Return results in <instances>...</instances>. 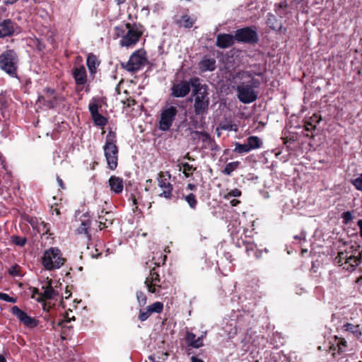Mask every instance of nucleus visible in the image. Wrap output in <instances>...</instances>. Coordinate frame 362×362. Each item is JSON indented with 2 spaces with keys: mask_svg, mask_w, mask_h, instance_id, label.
<instances>
[{
  "mask_svg": "<svg viewBox=\"0 0 362 362\" xmlns=\"http://www.w3.org/2000/svg\"><path fill=\"white\" fill-rule=\"evenodd\" d=\"M191 81H182L181 82L173 86L172 95L175 98H184L190 91Z\"/></svg>",
  "mask_w": 362,
  "mask_h": 362,
  "instance_id": "nucleus-14",
  "label": "nucleus"
},
{
  "mask_svg": "<svg viewBox=\"0 0 362 362\" xmlns=\"http://www.w3.org/2000/svg\"><path fill=\"white\" fill-rule=\"evenodd\" d=\"M75 320V317H73L72 318H68L66 319V320H62V321H59L58 323H57V326H59V327H64L65 325L64 324L65 323H68L69 322H71V320Z\"/></svg>",
  "mask_w": 362,
  "mask_h": 362,
  "instance_id": "nucleus-53",
  "label": "nucleus"
},
{
  "mask_svg": "<svg viewBox=\"0 0 362 362\" xmlns=\"http://www.w3.org/2000/svg\"><path fill=\"white\" fill-rule=\"evenodd\" d=\"M185 201L188 203V204L189 205V206L192 209H195L197 204V201L196 197L194 194H192V193L189 194L188 195H187L185 197Z\"/></svg>",
  "mask_w": 362,
  "mask_h": 362,
  "instance_id": "nucleus-34",
  "label": "nucleus"
},
{
  "mask_svg": "<svg viewBox=\"0 0 362 362\" xmlns=\"http://www.w3.org/2000/svg\"><path fill=\"white\" fill-rule=\"evenodd\" d=\"M152 313H160L163 310V304L161 302H155L148 306Z\"/></svg>",
  "mask_w": 362,
  "mask_h": 362,
  "instance_id": "nucleus-33",
  "label": "nucleus"
},
{
  "mask_svg": "<svg viewBox=\"0 0 362 362\" xmlns=\"http://www.w3.org/2000/svg\"><path fill=\"white\" fill-rule=\"evenodd\" d=\"M145 284L146 286V287L148 288V290L149 292L152 293H155L156 292V290L154 286H157L156 284H151L149 283V278H146V281H145Z\"/></svg>",
  "mask_w": 362,
  "mask_h": 362,
  "instance_id": "nucleus-43",
  "label": "nucleus"
},
{
  "mask_svg": "<svg viewBox=\"0 0 362 362\" xmlns=\"http://www.w3.org/2000/svg\"><path fill=\"white\" fill-rule=\"evenodd\" d=\"M247 144L250 151H252L259 148L262 146V142L258 136H251L247 138Z\"/></svg>",
  "mask_w": 362,
  "mask_h": 362,
  "instance_id": "nucleus-25",
  "label": "nucleus"
},
{
  "mask_svg": "<svg viewBox=\"0 0 362 362\" xmlns=\"http://www.w3.org/2000/svg\"><path fill=\"white\" fill-rule=\"evenodd\" d=\"M342 218H344L345 223H348L352 219V214L349 211H346L343 213Z\"/></svg>",
  "mask_w": 362,
  "mask_h": 362,
  "instance_id": "nucleus-48",
  "label": "nucleus"
},
{
  "mask_svg": "<svg viewBox=\"0 0 362 362\" xmlns=\"http://www.w3.org/2000/svg\"><path fill=\"white\" fill-rule=\"evenodd\" d=\"M304 129L306 132H310L315 129V126L313 125L310 122H306L305 124Z\"/></svg>",
  "mask_w": 362,
  "mask_h": 362,
  "instance_id": "nucleus-50",
  "label": "nucleus"
},
{
  "mask_svg": "<svg viewBox=\"0 0 362 362\" xmlns=\"http://www.w3.org/2000/svg\"><path fill=\"white\" fill-rule=\"evenodd\" d=\"M57 181L59 185L60 186V187L64 189V186L63 181L59 176L57 177Z\"/></svg>",
  "mask_w": 362,
  "mask_h": 362,
  "instance_id": "nucleus-54",
  "label": "nucleus"
},
{
  "mask_svg": "<svg viewBox=\"0 0 362 362\" xmlns=\"http://www.w3.org/2000/svg\"><path fill=\"white\" fill-rule=\"evenodd\" d=\"M234 151L238 153H248L250 151V149L247 143L245 144H240L235 143Z\"/></svg>",
  "mask_w": 362,
  "mask_h": 362,
  "instance_id": "nucleus-32",
  "label": "nucleus"
},
{
  "mask_svg": "<svg viewBox=\"0 0 362 362\" xmlns=\"http://www.w3.org/2000/svg\"><path fill=\"white\" fill-rule=\"evenodd\" d=\"M14 33L13 23L9 19L0 21V37L10 36Z\"/></svg>",
  "mask_w": 362,
  "mask_h": 362,
  "instance_id": "nucleus-19",
  "label": "nucleus"
},
{
  "mask_svg": "<svg viewBox=\"0 0 362 362\" xmlns=\"http://www.w3.org/2000/svg\"><path fill=\"white\" fill-rule=\"evenodd\" d=\"M47 108H53L64 100V97L58 95L53 89L47 88L44 90V94L38 98Z\"/></svg>",
  "mask_w": 362,
  "mask_h": 362,
  "instance_id": "nucleus-10",
  "label": "nucleus"
},
{
  "mask_svg": "<svg viewBox=\"0 0 362 362\" xmlns=\"http://www.w3.org/2000/svg\"><path fill=\"white\" fill-rule=\"evenodd\" d=\"M343 329L346 332L352 333L357 337H359L361 335V332L360 331L358 325H354L351 323H346L343 326Z\"/></svg>",
  "mask_w": 362,
  "mask_h": 362,
  "instance_id": "nucleus-29",
  "label": "nucleus"
},
{
  "mask_svg": "<svg viewBox=\"0 0 362 362\" xmlns=\"http://www.w3.org/2000/svg\"><path fill=\"white\" fill-rule=\"evenodd\" d=\"M305 237H301V235H296L294 236V238L296 240H301L302 238H304Z\"/></svg>",
  "mask_w": 362,
  "mask_h": 362,
  "instance_id": "nucleus-62",
  "label": "nucleus"
},
{
  "mask_svg": "<svg viewBox=\"0 0 362 362\" xmlns=\"http://www.w3.org/2000/svg\"><path fill=\"white\" fill-rule=\"evenodd\" d=\"M0 299L3 300L4 301H6V302H10V303L16 302L15 298L10 297L8 294L4 293H0Z\"/></svg>",
  "mask_w": 362,
  "mask_h": 362,
  "instance_id": "nucleus-44",
  "label": "nucleus"
},
{
  "mask_svg": "<svg viewBox=\"0 0 362 362\" xmlns=\"http://www.w3.org/2000/svg\"><path fill=\"white\" fill-rule=\"evenodd\" d=\"M114 219L115 218L112 212L102 210L98 214L99 227L100 230L111 226Z\"/></svg>",
  "mask_w": 362,
  "mask_h": 362,
  "instance_id": "nucleus-17",
  "label": "nucleus"
},
{
  "mask_svg": "<svg viewBox=\"0 0 362 362\" xmlns=\"http://www.w3.org/2000/svg\"><path fill=\"white\" fill-rule=\"evenodd\" d=\"M191 86L194 112L197 115H203L207 112L210 102L207 86L201 84L197 77L191 78Z\"/></svg>",
  "mask_w": 362,
  "mask_h": 362,
  "instance_id": "nucleus-2",
  "label": "nucleus"
},
{
  "mask_svg": "<svg viewBox=\"0 0 362 362\" xmlns=\"http://www.w3.org/2000/svg\"><path fill=\"white\" fill-rule=\"evenodd\" d=\"M19 269H20V267L18 265H14L10 268L9 274L12 276H18L19 275Z\"/></svg>",
  "mask_w": 362,
  "mask_h": 362,
  "instance_id": "nucleus-45",
  "label": "nucleus"
},
{
  "mask_svg": "<svg viewBox=\"0 0 362 362\" xmlns=\"http://www.w3.org/2000/svg\"><path fill=\"white\" fill-rule=\"evenodd\" d=\"M240 165V162L235 161L230 162L226 164L225 168L223 170V173L227 175H230L232 172L238 168Z\"/></svg>",
  "mask_w": 362,
  "mask_h": 362,
  "instance_id": "nucleus-30",
  "label": "nucleus"
},
{
  "mask_svg": "<svg viewBox=\"0 0 362 362\" xmlns=\"http://www.w3.org/2000/svg\"><path fill=\"white\" fill-rule=\"evenodd\" d=\"M60 250L57 247H50L45 251L42 263L47 270H54L60 268L65 263Z\"/></svg>",
  "mask_w": 362,
  "mask_h": 362,
  "instance_id": "nucleus-4",
  "label": "nucleus"
},
{
  "mask_svg": "<svg viewBox=\"0 0 362 362\" xmlns=\"http://www.w3.org/2000/svg\"><path fill=\"white\" fill-rule=\"evenodd\" d=\"M88 225H89L88 223L83 222L81 223V226L78 228L79 232L80 233L84 232L86 233Z\"/></svg>",
  "mask_w": 362,
  "mask_h": 362,
  "instance_id": "nucleus-51",
  "label": "nucleus"
},
{
  "mask_svg": "<svg viewBox=\"0 0 362 362\" xmlns=\"http://www.w3.org/2000/svg\"><path fill=\"white\" fill-rule=\"evenodd\" d=\"M356 256H357V258L358 259V260H360V262L361 263L362 262V250L361 251L357 250Z\"/></svg>",
  "mask_w": 362,
  "mask_h": 362,
  "instance_id": "nucleus-56",
  "label": "nucleus"
},
{
  "mask_svg": "<svg viewBox=\"0 0 362 362\" xmlns=\"http://www.w3.org/2000/svg\"><path fill=\"white\" fill-rule=\"evenodd\" d=\"M177 113V107L170 106L164 108L160 113L159 127L162 131H168L173 124Z\"/></svg>",
  "mask_w": 362,
  "mask_h": 362,
  "instance_id": "nucleus-8",
  "label": "nucleus"
},
{
  "mask_svg": "<svg viewBox=\"0 0 362 362\" xmlns=\"http://www.w3.org/2000/svg\"><path fill=\"white\" fill-rule=\"evenodd\" d=\"M115 35L121 37L120 45L130 47L136 45L142 35V31L136 24L125 23L115 28Z\"/></svg>",
  "mask_w": 362,
  "mask_h": 362,
  "instance_id": "nucleus-3",
  "label": "nucleus"
},
{
  "mask_svg": "<svg viewBox=\"0 0 362 362\" xmlns=\"http://www.w3.org/2000/svg\"><path fill=\"white\" fill-rule=\"evenodd\" d=\"M88 107H89V110H90V112L91 114L92 117L99 113V112H98L99 107L97 103H90Z\"/></svg>",
  "mask_w": 362,
  "mask_h": 362,
  "instance_id": "nucleus-41",
  "label": "nucleus"
},
{
  "mask_svg": "<svg viewBox=\"0 0 362 362\" xmlns=\"http://www.w3.org/2000/svg\"><path fill=\"white\" fill-rule=\"evenodd\" d=\"M286 7L287 4L286 3V1H283L279 3V4H276V12L279 16L282 17L283 16L285 15L284 9L286 8Z\"/></svg>",
  "mask_w": 362,
  "mask_h": 362,
  "instance_id": "nucleus-36",
  "label": "nucleus"
},
{
  "mask_svg": "<svg viewBox=\"0 0 362 362\" xmlns=\"http://www.w3.org/2000/svg\"><path fill=\"white\" fill-rule=\"evenodd\" d=\"M145 61L146 57L144 56V52L137 50L130 56L127 63H122V66L127 71L134 72L140 69L144 64Z\"/></svg>",
  "mask_w": 362,
  "mask_h": 362,
  "instance_id": "nucleus-7",
  "label": "nucleus"
},
{
  "mask_svg": "<svg viewBox=\"0 0 362 362\" xmlns=\"http://www.w3.org/2000/svg\"><path fill=\"white\" fill-rule=\"evenodd\" d=\"M136 298L139 306L142 307L146 305L147 299L146 295L142 291L136 292Z\"/></svg>",
  "mask_w": 362,
  "mask_h": 362,
  "instance_id": "nucleus-38",
  "label": "nucleus"
},
{
  "mask_svg": "<svg viewBox=\"0 0 362 362\" xmlns=\"http://www.w3.org/2000/svg\"><path fill=\"white\" fill-rule=\"evenodd\" d=\"M235 40L238 42L255 43L258 41V35L255 29L246 27L238 29L235 33Z\"/></svg>",
  "mask_w": 362,
  "mask_h": 362,
  "instance_id": "nucleus-11",
  "label": "nucleus"
},
{
  "mask_svg": "<svg viewBox=\"0 0 362 362\" xmlns=\"http://www.w3.org/2000/svg\"><path fill=\"white\" fill-rule=\"evenodd\" d=\"M317 118H318V117H317V115H313V117H311V118H310V119H311L313 121H314V119H317Z\"/></svg>",
  "mask_w": 362,
  "mask_h": 362,
  "instance_id": "nucleus-64",
  "label": "nucleus"
},
{
  "mask_svg": "<svg viewBox=\"0 0 362 362\" xmlns=\"http://www.w3.org/2000/svg\"><path fill=\"white\" fill-rule=\"evenodd\" d=\"M194 134L196 135H199L203 141H206L210 139L209 135L207 133L205 132H199L198 131L194 132Z\"/></svg>",
  "mask_w": 362,
  "mask_h": 362,
  "instance_id": "nucleus-47",
  "label": "nucleus"
},
{
  "mask_svg": "<svg viewBox=\"0 0 362 362\" xmlns=\"http://www.w3.org/2000/svg\"><path fill=\"white\" fill-rule=\"evenodd\" d=\"M241 195V192L238 189H234L229 192L226 196L225 198L229 199L230 197H240Z\"/></svg>",
  "mask_w": 362,
  "mask_h": 362,
  "instance_id": "nucleus-42",
  "label": "nucleus"
},
{
  "mask_svg": "<svg viewBox=\"0 0 362 362\" xmlns=\"http://www.w3.org/2000/svg\"><path fill=\"white\" fill-rule=\"evenodd\" d=\"M42 288H45V291L37 299L39 302L43 301L46 299H52L58 294L57 292L52 288L51 281H48V284L46 287L43 286Z\"/></svg>",
  "mask_w": 362,
  "mask_h": 362,
  "instance_id": "nucleus-21",
  "label": "nucleus"
},
{
  "mask_svg": "<svg viewBox=\"0 0 362 362\" xmlns=\"http://www.w3.org/2000/svg\"><path fill=\"white\" fill-rule=\"evenodd\" d=\"M235 36L230 34H218L216 37V45L217 47L226 49L234 44Z\"/></svg>",
  "mask_w": 362,
  "mask_h": 362,
  "instance_id": "nucleus-16",
  "label": "nucleus"
},
{
  "mask_svg": "<svg viewBox=\"0 0 362 362\" xmlns=\"http://www.w3.org/2000/svg\"><path fill=\"white\" fill-rule=\"evenodd\" d=\"M86 64L90 73L95 71L96 66L98 64L97 58L95 55L90 54L88 56Z\"/></svg>",
  "mask_w": 362,
  "mask_h": 362,
  "instance_id": "nucleus-28",
  "label": "nucleus"
},
{
  "mask_svg": "<svg viewBox=\"0 0 362 362\" xmlns=\"http://www.w3.org/2000/svg\"><path fill=\"white\" fill-rule=\"evenodd\" d=\"M195 22V18L189 16L187 15L182 16L178 21V23L180 26L185 28H191Z\"/></svg>",
  "mask_w": 362,
  "mask_h": 362,
  "instance_id": "nucleus-27",
  "label": "nucleus"
},
{
  "mask_svg": "<svg viewBox=\"0 0 362 362\" xmlns=\"http://www.w3.org/2000/svg\"><path fill=\"white\" fill-rule=\"evenodd\" d=\"M357 225L360 228V235L362 238V219L358 221Z\"/></svg>",
  "mask_w": 362,
  "mask_h": 362,
  "instance_id": "nucleus-55",
  "label": "nucleus"
},
{
  "mask_svg": "<svg viewBox=\"0 0 362 362\" xmlns=\"http://www.w3.org/2000/svg\"><path fill=\"white\" fill-rule=\"evenodd\" d=\"M260 74V73L252 74L250 71H242L238 74L241 79H249L248 83L241 82L235 88L237 98L241 103L249 104L257 100V93L255 88L259 87L260 82L254 78V75L259 76Z\"/></svg>",
  "mask_w": 362,
  "mask_h": 362,
  "instance_id": "nucleus-1",
  "label": "nucleus"
},
{
  "mask_svg": "<svg viewBox=\"0 0 362 362\" xmlns=\"http://www.w3.org/2000/svg\"><path fill=\"white\" fill-rule=\"evenodd\" d=\"M13 238V242L17 245L23 246L26 243L25 238H22L19 237H14Z\"/></svg>",
  "mask_w": 362,
  "mask_h": 362,
  "instance_id": "nucleus-46",
  "label": "nucleus"
},
{
  "mask_svg": "<svg viewBox=\"0 0 362 362\" xmlns=\"http://www.w3.org/2000/svg\"><path fill=\"white\" fill-rule=\"evenodd\" d=\"M357 247H359V246L352 245L350 247L349 259L347 260L346 265L344 267V269L349 271H354L356 267L361 264L360 260H358L356 256Z\"/></svg>",
  "mask_w": 362,
  "mask_h": 362,
  "instance_id": "nucleus-15",
  "label": "nucleus"
},
{
  "mask_svg": "<svg viewBox=\"0 0 362 362\" xmlns=\"http://www.w3.org/2000/svg\"><path fill=\"white\" fill-rule=\"evenodd\" d=\"M151 314H152V313L151 312L150 309L147 307L146 310H140L139 319L141 322H144V321L146 320L150 317V315Z\"/></svg>",
  "mask_w": 362,
  "mask_h": 362,
  "instance_id": "nucleus-37",
  "label": "nucleus"
},
{
  "mask_svg": "<svg viewBox=\"0 0 362 362\" xmlns=\"http://www.w3.org/2000/svg\"><path fill=\"white\" fill-rule=\"evenodd\" d=\"M148 278H149V283L151 284H153V282L156 284L157 282L160 281L159 274L155 272L154 269L151 270L150 275Z\"/></svg>",
  "mask_w": 362,
  "mask_h": 362,
  "instance_id": "nucleus-40",
  "label": "nucleus"
},
{
  "mask_svg": "<svg viewBox=\"0 0 362 362\" xmlns=\"http://www.w3.org/2000/svg\"><path fill=\"white\" fill-rule=\"evenodd\" d=\"M179 170H181V168H183L182 173L186 177H189L192 175L193 172L196 170V168L193 167L192 165H189L188 163H182L178 164Z\"/></svg>",
  "mask_w": 362,
  "mask_h": 362,
  "instance_id": "nucleus-26",
  "label": "nucleus"
},
{
  "mask_svg": "<svg viewBox=\"0 0 362 362\" xmlns=\"http://www.w3.org/2000/svg\"><path fill=\"white\" fill-rule=\"evenodd\" d=\"M350 254V248L344 251L338 252L337 256L335 257V262L339 266H345L347 260L349 259V255Z\"/></svg>",
  "mask_w": 362,
  "mask_h": 362,
  "instance_id": "nucleus-24",
  "label": "nucleus"
},
{
  "mask_svg": "<svg viewBox=\"0 0 362 362\" xmlns=\"http://www.w3.org/2000/svg\"><path fill=\"white\" fill-rule=\"evenodd\" d=\"M124 104L127 107H131L136 104V100L133 98H127L125 101H124Z\"/></svg>",
  "mask_w": 362,
  "mask_h": 362,
  "instance_id": "nucleus-52",
  "label": "nucleus"
},
{
  "mask_svg": "<svg viewBox=\"0 0 362 362\" xmlns=\"http://www.w3.org/2000/svg\"><path fill=\"white\" fill-rule=\"evenodd\" d=\"M204 335H202L201 337H199L196 338V335L192 332H187L186 334V341L188 344L189 346L193 347V348H199L202 347L203 344V337Z\"/></svg>",
  "mask_w": 362,
  "mask_h": 362,
  "instance_id": "nucleus-20",
  "label": "nucleus"
},
{
  "mask_svg": "<svg viewBox=\"0 0 362 362\" xmlns=\"http://www.w3.org/2000/svg\"><path fill=\"white\" fill-rule=\"evenodd\" d=\"M18 57L13 49L4 52L0 55V68L13 78L17 77Z\"/></svg>",
  "mask_w": 362,
  "mask_h": 362,
  "instance_id": "nucleus-6",
  "label": "nucleus"
},
{
  "mask_svg": "<svg viewBox=\"0 0 362 362\" xmlns=\"http://www.w3.org/2000/svg\"><path fill=\"white\" fill-rule=\"evenodd\" d=\"M0 362H6L5 357L1 354H0Z\"/></svg>",
  "mask_w": 362,
  "mask_h": 362,
  "instance_id": "nucleus-60",
  "label": "nucleus"
},
{
  "mask_svg": "<svg viewBox=\"0 0 362 362\" xmlns=\"http://www.w3.org/2000/svg\"><path fill=\"white\" fill-rule=\"evenodd\" d=\"M337 345L340 351H343V348L346 346V341L344 339H339Z\"/></svg>",
  "mask_w": 362,
  "mask_h": 362,
  "instance_id": "nucleus-49",
  "label": "nucleus"
},
{
  "mask_svg": "<svg viewBox=\"0 0 362 362\" xmlns=\"http://www.w3.org/2000/svg\"><path fill=\"white\" fill-rule=\"evenodd\" d=\"M110 190L115 194H120L123 191V180L119 177L112 175L109 179Z\"/></svg>",
  "mask_w": 362,
  "mask_h": 362,
  "instance_id": "nucleus-18",
  "label": "nucleus"
},
{
  "mask_svg": "<svg viewBox=\"0 0 362 362\" xmlns=\"http://www.w3.org/2000/svg\"><path fill=\"white\" fill-rule=\"evenodd\" d=\"M37 230L39 233H41L42 235L47 234L49 231V228L47 227V225L44 221H40L38 223L36 226Z\"/></svg>",
  "mask_w": 362,
  "mask_h": 362,
  "instance_id": "nucleus-35",
  "label": "nucleus"
},
{
  "mask_svg": "<svg viewBox=\"0 0 362 362\" xmlns=\"http://www.w3.org/2000/svg\"><path fill=\"white\" fill-rule=\"evenodd\" d=\"M267 24L271 29L274 30H279L281 28V23L272 13H268L267 15Z\"/></svg>",
  "mask_w": 362,
  "mask_h": 362,
  "instance_id": "nucleus-23",
  "label": "nucleus"
},
{
  "mask_svg": "<svg viewBox=\"0 0 362 362\" xmlns=\"http://www.w3.org/2000/svg\"><path fill=\"white\" fill-rule=\"evenodd\" d=\"M223 129H227V130H231L232 129V126L231 125L230 127L229 126H224V127H223Z\"/></svg>",
  "mask_w": 362,
  "mask_h": 362,
  "instance_id": "nucleus-61",
  "label": "nucleus"
},
{
  "mask_svg": "<svg viewBox=\"0 0 362 362\" xmlns=\"http://www.w3.org/2000/svg\"><path fill=\"white\" fill-rule=\"evenodd\" d=\"M12 313L16 316L18 320L23 322L25 326L33 328L37 325V321L28 316L25 312L21 310L18 307L13 306L12 308Z\"/></svg>",
  "mask_w": 362,
  "mask_h": 362,
  "instance_id": "nucleus-13",
  "label": "nucleus"
},
{
  "mask_svg": "<svg viewBox=\"0 0 362 362\" xmlns=\"http://www.w3.org/2000/svg\"><path fill=\"white\" fill-rule=\"evenodd\" d=\"M351 183L356 189L362 192V173L358 177L351 180Z\"/></svg>",
  "mask_w": 362,
  "mask_h": 362,
  "instance_id": "nucleus-39",
  "label": "nucleus"
},
{
  "mask_svg": "<svg viewBox=\"0 0 362 362\" xmlns=\"http://www.w3.org/2000/svg\"><path fill=\"white\" fill-rule=\"evenodd\" d=\"M199 66L202 71H214L216 68V60L214 59H204L199 62Z\"/></svg>",
  "mask_w": 362,
  "mask_h": 362,
  "instance_id": "nucleus-22",
  "label": "nucleus"
},
{
  "mask_svg": "<svg viewBox=\"0 0 362 362\" xmlns=\"http://www.w3.org/2000/svg\"><path fill=\"white\" fill-rule=\"evenodd\" d=\"M92 118L97 126L104 127L107 124V119L100 113L93 116Z\"/></svg>",
  "mask_w": 362,
  "mask_h": 362,
  "instance_id": "nucleus-31",
  "label": "nucleus"
},
{
  "mask_svg": "<svg viewBox=\"0 0 362 362\" xmlns=\"http://www.w3.org/2000/svg\"><path fill=\"white\" fill-rule=\"evenodd\" d=\"M192 362H204L202 359L197 358L196 356H192L191 358Z\"/></svg>",
  "mask_w": 362,
  "mask_h": 362,
  "instance_id": "nucleus-57",
  "label": "nucleus"
},
{
  "mask_svg": "<svg viewBox=\"0 0 362 362\" xmlns=\"http://www.w3.org/2000/svg\"><path fill=\"white\" fill-rule=\"evenodd\" d=\"M187 187H188V189H189L190 190H194V189H195V188H196L195 185H193V184H188Z\"/></svg>",
  "mask_w": 362,
  "mask_h": 362,
  "instance_id": "nucleus-59",
  "label": "nucleus"
},
{
  "mask_svg": "<svg viewBox=\"0 0 362 362\" xmlns=\"http://www.w3.org/2000/svg\"><path fill=\"white\" fill-rule=\"evenodd\" d=\"M171 177L170 172H160L158 177V186L163 189L159 197L170 199L173 195V187L169 182Z\"/></svg>",
  "mask_w": 362,
  "mask_h": 362,
  "instance_id": "nucleus-9",
  "label": "nucleus"
},
{
  "mask_svg": "<svg viewBox=\"0 0 362 362\" xmlns=\"http://www.w3.org/2000/svg\"><path fill=\"white\" fill-rule=\"evenodd\" d=\"M115 143V134L112 132H109L106 136L103 149L107 165L111 170H115L117 166L118 148Z\"/></svg>",
  "mask_w": 362,
  "mask_h": 362,
  "instance_id": "nucleus-5",
  "label": "nucleus"
},
{
  "mask_svg": "<svg viewBox=\"0 0 362 362\" xmlns=\"http://www.w3.org/2000/svg\"><path fill=\"white\" fill-rule=\"evenodd\" d=\"M240 203V201L237 200V199H233L231 202H230V204L232 206H236L238 205V204Z\"/></svg>",
  "mask_w": 362,
  "mask_h": 362,
  "instance_id": "nucleus-58",
  "label": "nucleus"
},
{
  "mask_svg": "<svg viewBox=\"0 0 362 362\" xmlns=\"http://www.w3.org/2000/svg\"><path fill=\"white\" fill-rule=\"evenodd\" d=\"M72 75L77 86L76 90L81 91L82 90L81 86L87 83L86 68L83 65L75 66L72 70Z\"/></svg>",
  "mask_w": 362,
  "mask_h": 362,
  "instance_id": "nucleus-12",
  "label": "nucleus"
},
{
  "mask_svg": "<svg viewBox=\"0 0 362 362\" xmlns=\"http://www.w3.org/2000/svg\"><path fill=\"white\" fill-rule=\"evenodd\" d=\"M126 0H116L117 4H123Z\"/></svg>",
  "mask_w": 362,
  "mask_h": 362,
  "instance_id": "nucleus-63",
  "label": "nucleus"
}]
</instances>
